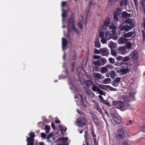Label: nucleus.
<instances>
[{
  "mask_svg": "<svg viewBox=\"0 0 145 145\" xmlns=\"http://www.w3.org/2000/svg\"><path fill=\"white\" fill-rule=\"evenodd\" d=\"M67 37H70V33L71 31H72L74 30L77 34H79L78 29L76 28L74 23V18L72 16H70L67 22Z\"/></svg>",
  "mask_w": 145,
  "mask_h": 145,
  "instance_id": "1",
  "label": "nucleus"
},
{
  "mask_svg": "<svg viewBox=\"0 0 145 145\" xmlns=\"http://www.w3.org/2000/svg\"><path fill=\"white\" fill-rule=\"evenodd\" d=\"M129 63H122V65H124L121 66V68L120 69V71L121 74L123 75L125 74L128 73L130 70V68L129 67Z\"/></svg>",
  "mask_w": 145,
  "mask_h": 145,
  "instance_id": "2",
  "label": "nucleus"
},
{
  "mask_svg": "<svg viewBox=\"0 0 145 145\" xmlns=\"http://www.w3.org/2000/svg\"><path fill=\"white\" fill-rule=\"evenodd\" d=\"M88 122L87 118L85 117H80L76 120L77 125L80 127H82L86 125V123Z\"/></svg>",
  "mask_w": 145,
  "mask_h": 145,
  "instance_id": "3",
  "label": "nucleus"
},
{
  "mask_svg": "<svg viewBox=\"0 0 145 145\" xmlns=\"http://www.w3.org/2000/svg\"><path fill=\"white\" fill-rule=\"evenodd\" d=\"M117 133L116 137L117 140H122L125 138V133L124 127L119 129Z\"/></svg>",
  "mask_w": 145,
  "mask_h": 145,
  "instance_id": "4",
  "label": "nucleus"
},
{
  "mask_svg": "<svg viewBox=\"0 0 145 145\" xmlns=\"http://www.w3.org/2000/svg\"><path fill=\"white\" fill-rule=\"evenodd\" d=\"M30 137H27V145H34V138L35 137V134L34 133L31 132L28 134Z\"/></svg>",
  "mask_w": 145,
  "mask_h": 145,
  "instance_id": "5",
  "label": "nucleus"
},
{
  "mask_svg": "<svg viewBox=\"0 0 145 145\" xmlns=\"http://www.w3.org/2000/svg\"><path fill=\"white\" fill-rule=\"evenodd\" d=\"M106 62V59L105 58H103L93 61V63L95 65V67H98V66H102L104 65Z\"/></svg>",
  "mask_w": 145,
  "mask_h": 145,
  "instance_id": "6",
  "label": "nucleus"
},
{
  "mask_svg": "<svg viewBox=\"0 0 145 145\" xmlns=\"http://www.w3.org/2000/svg\"><path fill=\"white\" fill-rule=\"evenodd\" d=\"M110 19L109 18H106L104 22V24L102 27H101L99 29V31H105L106 29L110 24Z\"/></svg>",
  "mask_w": 145,
  "mask_h": 145,
  "instance_id": "7",
  "label": "nucleus"
},
{
  "mask_svg": "<svg viewBox=\"0 0 145 145\" xmlns=\"http://www.w3.org/2000/svg\"><path fill=\"white\" fill-rule=\"evenodd\" d=\"M113 105H114L116 108L121 109L123 106L124 103L121 101H114L112 102Z\"/></svg>",
  "mask_w": 145,
  "mask_h": 145,
  "instance_id": "8",
  "label": "nucleus"
},
{
  "mask_svg": "<svg viewBox=\"0 0 145 145\" xmlns=\"http://www.w3.org/2000/svg\"><path fill=\"white\" fill-rule=\"evenodd\" d=\"M68 138L67 137H59L57 140L59 141H62L61 143L63 145H68Z\"/></svg>",
  "mask_w": 145,
  "mask_h": 145,
  "instance_id": "9",
  "label": "nucleus"
},
{
  "mask_svg": "<svg viewBox=\"0 0 145 145\" xmlns=\"http://www.w3.org/2000/svg\"><path fill=\"white\" fill-rule=\"evenodd\" d=\"M101 54L102 56H105L108 55L109 53V50L106 48H103L100 49Z\"/></svg>",
  "mask_w": 145,
  "mask_h": 145,
  "instance_id": "10",
  "label": "nucleus"
},
{
  "mask_svg": "<svg viewBox=\"0 0 145 145\" xmlns=\"http://www.w3.org/2000/svg\"><path fill=\"white\" fill-rule=\"evenodd\" d=\"M119 29L121 31H125L126 32L128 31L131 30L129 27L128 25L127 24L123 25H120Z\"/></svg>",
  "mask_w": 145,
  "mask_h": 145,
  "instance_id": "11",
  "label": "nucleus"
},
{
  "mask_svg": "<svg viewBox=\"0 0 145 145\" xmlns=\"http://www.w3.org/2000/svg\"><path fill=\"white\" fill-rule=\"evenodd\" d=\"M125 23L128 24L131 29H132L134 27L133 23L131 19L128 18L125 20Z\"/></svg>",
  "mask_w": 145,
  "mask_h": 145,
  "instance_id": "12",
  "label": "nucleus"
},
{
  "mask_svg": "<svg viewBox=\"0 0 145 145\" xmlns=\"http://www.w3.org/2000/svg\"><path fill=\"white\" fill-rule=\"evenodd\" d=\"M112 121L114 124H119L121 121V118L119 116H116V117L112 118Z\"/></svg>",
  "mask_w": 145,
  "mask_h": 145,
  "instance_id": "13",
  "label": "nucleus"
},
{
  "mask_svg": "<svg viewBox=\"0 0 145 145\" xmlns=\"http://www.w3.org/2000/svg\"><path fill=\"white\" fill-rule=\"evenodd\" d=\"M130 39H127L124 37H120L118 39V42L119 44H124L126 42L129 40H130Z\"/></svg>",
  "mask_w": 145,
  "mask_h": 145,
  "instance_id": "14",
  "label": "nucleus"
},
{
  "mask_svg": "<svg viewBox=\"0 0 145 145\" xmlns=\"http://www.w3.org/2000/svg\"><path fill=\"white\" fill-rule=\"evenodd\" d=\"M85 134L84 135V137L85 138V143L86 144V145H89V138L88 137V131H85ZM83 145H85V144L83 143Z\"/></svg>",
  "mask_w": 145,
  "mask_h": 145,
  "instance_id": "15",
  "label": "nucleus"
},
{
  "mask_svg": "<svg viewBox=\"0 0 145 145\" xmlns=\"http://www.w3.org/2000/svg\"><path fill=\"white\" fill-rule=\"evenodd\" d=\"M134 31H131L127 33H125L122 35L123 37L125 38L130 37L133 36V35L135 34Z\"/></svg>",
  "mask_w": 145,
  "mask_h": 145,
  "instance_id": "16",
  "label": "nucleus"
},
{
  "mask_svg": "<svg viewBox=\"0 0 145 145\" xmlns=\"http://www.w3.org/2000/svg\"><path fill=\"white\" fill-rule=\"evenodd\" d=\"M93 82L91 80H89L85 81L84 84L87 87L89 88V86L93 84Z\"/></svg>",
  "mask_w": 145,
  "mask_h": 145,
  "instance_id": "17",
  "label": "nucleus"
},
{
  "mask_svg": "<svg viewBox=\"0 0 145 145\" xmlns=\"http://www.w3.org/2000/svg\"><path fill=\"white\" fill-rule=\"evenodd\" d=\"M119 51L122 54H125L126 52V50L124 46H121L119 48Z\"/></svg>",
  "mask_w": 145,
  "mask_h": 145,
  "instance_id": "18",
  "label": "nucleus"
},
{
  "mask_svg": "<svg viewBox=\"0 0 145 145\" xmlns=\"http://www.w3.org/2000/svg\"><path fill=\"white\" fill-rule=\"evenodd\" d=\"M95 46L97 48H100L101 47V43L99 42V39L97 38L95 39Z\"/></svg>",
  "mask_w": 145,
  "mask_h": 145,
  "instance_id": "19",
  "label": "nucleus"
},
{
  "mask_svg": "<svg viewBox=\"0 0 145 145\" xmlns=\"http://www.w3.org/2000/svg\"><path fill=\"white\" fill-rule=\"evenodd\" d=\"M131 56L132 58L134 59H137L138 58L137 51L134 50L131 54Z\"/></svg>",
  "mask_w": 145,
  "mask_h": 145,
  "instance_id": "20",
  "label": "nucleus"
},
{
  "mask_svg": "<svg viewBox=\"0 0 145 145\" xmlns=\"http://www.w3.org/2000/svg\"><path fill=\"white\" fill-rule=\"evenodd\" d=\"M116 44L112 41H110L108 43V46L111 49L115 48H116Z\"/></svg>",
  "mask_w": 145,
  "mask_h": 145,
  "instance_id": "21",
  "label": "nucleus"
},
{
  "mask_svg": "<svg viewBox=\"0 0 145 145\" xmlns=\"http://www.w3.org/2000/svg\"><path fill=\"white\" fill-rule=\"evenodd\" d=\"M109 28L111 30L110 31V32L111 31L112 32H116L117 28L116 26L114 24L111 25L109 26Z\"/></svg>",
  "mask_w": 145,
  "mask_h": 145,
  "instance_id": "22",
  "label": "nucleus"
},
{
  "mask_svg": "<svg viewBox=\"0 0 145 145\" xmlns=\"http://www.w3.org/2000/svg\"><path fill=\"white\" fill-rule=\"evenodd\" d=\"M67 44V42L66 39L64 38H62V45L63 49L66 47Z\"/></svg>",
  "mask_w": 145,
  "mask_h": 145,
  "instance_id": "23",
  "label": "nucleus"
},
{
  "mask_svg": "<svg viewBox=\"0 0 145 145\" xmlns=\"http://www.w3.org/2000/svg\"><path fill=\"white\" fill-rule=\"evenodd\" d=\"M93 77L95 79H99L101 78L102 75L98 72H95L93 74Z\"/></svg>",
  "mask_w": 145,
  "mask_h": 145,
  "instance_id": "24",
  "label": "nucleus"
},
{
  "mask_svg": "<svg viewBox=\"0 0 145 145\" xmlns=\"http://www.w3.org/2000/svg\"><path fill=\"white\" fill-rule=\"evenodd\" d=\"M105 36L106 39L108 40L111 39L112 37V33L109 31H107L106 33Z\"/></svg>",
  "mask_w": 145,
  "mask_h": 145,
  "instance_id": "25",
  "label": "nucleus"
},
{
  "mask_svg": "<svg viewBox=\"0 0 145 145\" xmlns=\"http://www.w3.org/2000/svg\"><path fill=\"white\" fill-rule=\"evenodd\" d=\"M85 92L87 94L91 96H92L94 95V93L90 90L87 89L85 90Z\"/></svg>",
  "mask_w": 145,
  "mask_h": 145,
  "instance_id": "26",
  "label": "nucleus"
},
{
  "mask_svg": "<svg viewBox=\"0 0 145 145\" xmlns=\"http://www.w3.org/2000/svg\"><path fill=\"white\" fill-rule=\"evenodd\" d=\"M108 70L109 69L106 67H102L101 70V72L103 74L108 72Z\"/></svg>",
  "mask_w": 145,
  "mask_h": 145,
  "instance_id": "27",
  "label": "nucleus"
},
{
  "mask_svg": "<svg viewBox=\"0 0 145 145\" xmlns=\"http://www.w3.org/2000/svg\"><path fill=\"white\" fill-rule=\"evenodd\" d=\"M59 127L61 132L62 133H64L67 130V128L65 126H62L61 125H60Z\"/></svg>",
  "mask_w": 145,
  "mask_h": 145,
  "instance_id": "28",
  "label": "nucleus"
},
{
  "mask_svg": "<svg viewBox=\"0 0 145 145\" xmlns=\"http://www.w3.org/2000/svg\"><path fill=\"white\" fill-rule=\"evenodd\" d=\"M121 9L120 8L118 7L117 8L116 11L113 14H116L119 16L121 14Z\"/></svg>",
  "mask_w": 145,
  "mask_h": 145,
  "instance_id": "29",
  "label": "nucleus"
},
{
  "mask_svg": "<svg viewBox=\"0 0 145 145\" xmlns=\"http://www.w3.org/2000/svg\"><path fill=\"white\" fill-rule=\"evenodd\" d=\"M75 63V61H73L71 62L70 65V69L71 72H73L74 71V65Z\"/></svg>",
  "mask_w": 145,
  "mask_h": 145,
  "instance_id": "30",
  "label": "nucleus"
},
{
  "mask_svg": "<svg viewBox=\"0 0 145 145\" xmlns=\"http://www.w3.org/2000/svg\"><path fill=\"white\" fill-rule=\"evenodd\" d=\"M91 134L92 135V136L93 137V139L94 140V142H95L96 141V135L95 133L94 132V129H92L91 130Z\"/></svg>",
  "mask_w": 145,
  "mask_h": 145,
  "instance_id": "31",
  "label": "nucleus"
},
{
  "mask_svg": "<svg viewBox=\"0 0 145 145\" xmlns=\"http://www.w3.org/2000/svg\"><path fill=\"white\" fill-rule=\"evenodd\" d=\"M95 108L99 112H100V114H103V112L102 111L101 109L100 108L99 105H96L95 106Z\"/></svg>",
  "mask_w": 145,
  "mask_h": 145,
  "instance_id": "32",
  "label": "nucleus"
},
{
  "mask_svg": "<svg viewBox=\"0 0 145 145\" xmlns=\"http://www.w3.org/2000/svg\"><path fill=\"white\" fill-rule=\"evenodd\" d=\"M110 74L111 78L113 79L116 76V73L114 71H111Z\"/></svg>",
  "mask_w": 145,
  "mask_h": 145,
  "instance_id": "33",
  "label": "nucleus"
},
{
  "mask_svg": "<svg viewBox=\"0 0 145 145\" xmlns=\"http://www.w3.org/2000/svg\"><path fill=\"white\" fill-rule=\"evenodd\" d=\"M52 137V135L51 134H50L49 135L46 137V140L47 141L50 143L52 144V140H50V138Z\"/></svg>",
  "mask_w": 145,
  "mask_h": 145,
  "instance_id": "34",
  "label": "nucleus"
},
{
  "mask_svg": "<svg viewBox=\"0 0 145 145\" xmlns=\"http://www.w3.org/2000/svg\"><path fill=\"white\" fill-rule=\"evenodd\" d=\"M115 0H108V5L111 7L113 6L114 4Z\"/></svg>",
  "mask_w": 145,
  "mask_h": 145,
  "instance_id": "35",
  "label": "nucleus"
},
{
  "mask_svg": "<svg viewBox=\"0 0 145 145\" xmlns=\"http://www.w3.org/2000/svg\"><path fill=\"white\" fill-rule=\"evenodd\" d=\"M99 88H98L97 87V86L95 85V84H93L92 86V90L93 91H97L98 90V89H99Z\"/></svg>",
  "mask_w": 145,
  "mask_h": 145,
  "instance_id": "36",
  "label": "nucleus"
},
{
  "mask_svg": "<svg viewBox=\"0 0 145 145\" xmlns=\"http://www.w3.org/2000/svg\"><path fill=\"white\" fill-rule=\"evenodd\" d=\"M116 32H112V37H113V39L115 40L117 38V35L116 33Z\"/></svg>",
  "mask_w": 145,
  "mask_h": 145,
  "instance_id": "37",
  "label": "nucleus"
},
{
  "mask_svg": "<svg viewBox=\"0 0 145 145\" xmlns=\"http://www.w3.org/2000/svg\"><path fill=\"white\" fill-rule=\"evenodd\" d=\"M45 128L46 131L45 132L47 133H49V131L50 129V126L46 125L45 126Z\"/></svg>",
  "mask_w": 145,
  "mask_h": 145,
  "instance_id": "38",
  "label": "nucleus"
},
{
  "mask_svg": "<svg viewBox=\"0 0 145 145\" xmlns=\"http://www.w3.org/2000/svg\"><path fill=\"white\" fill-rule=\"evenodd\" d=\"M62 10L63 11L62 14V17L63 18L66 17L67 16L66 10H64L63 8L62 9Z\"/></svg>",
  "mask_w": 145,
  "mask_h": 145,
  "instance_id": "39",
  "label": "nucleus"
},
{
  "mask_svg": "<svg viewBox=\"0 0 145 145\" xmlns=\"http://www.w3.org/2000/svg\"><path fill=\"white\" fill-rule=\"evenodd\" d=\"M108 86H106L104 85L99 84V88L101 89H106V88H108Z\"/></svg>",
  "mask_w": 145,
  "mask_h": 145,
  "instance_id": "40",
  "label": "nucleus"
},
{
  "mask_svg": "<svg viewBox=\"0 0 145 145\" xmlns=\"http://www.w3.org/2000/svg\"><path fill=\"white\" fill-rule=\"evenodd\" d=\"M120 80L121 78L120 77H117L113 81V82L119 84V83L120 82Z\"/></svg>",
  "mask_w": 145,
  "mask_h": 145,
  "instance_id": "41",
  "label": "nucleus"
},
{
  "mask_svg": "<svg viewBox=\"0 0 145 145\" xmlns=\"http://www.w3.org/2000/svg\"><path fill=\"white\" fill-rule=\"evenodd\" d=\"M125 46L127 48L129 49L131 48L132 44L130 42H129L126 44Z\"/></svg>",
  "mask_w": 145,
  "mask_h": 145,
  "instance_id": "42",
  "label": "nucleus"
},
{
  "mask_svg": "<svg viewBox=\"0 0 145 145\" xmlns=\"http://www.w3.org/2000/svg\"><path fill=\"white\" fill-rule=\"evenodd\" d=\"M93 120L94 123L95 124L96 126L98 125L99 124V123L98 121V120L97 118H96Z\"/></svg>",
  "mask_w": 145,
  "mask_h": 145,
  "instance_id": "43",
  "label": "nucleus"
},
{
  "mask_svg": "<svg viewBox=\"0 0 145 145\" xmlns=\"http://www.w3.org/2000/svg\"><path fill=\"white\" fill-rule=\"evenodd\" d=\"M111 80L110 78H107L103 80V83L105 84H107L108 82L111 81Z\"/></svg>",
  "mask_w": 145,
  "mask_h": 145,
  "instance_id": "44",
  "label": "nucleus"
},
{
  "mask_svg": "<svg viewBox=\"0 0 145 145\" xmlns=\"http://www.w3.org/2000/svg\"><path fill=\"white\" fill-rule=\"evenodd\" d=\"M111 54L115 56H116L117 55L116 52L114 50L111 49Z\"/></svg>",
  "mask_w": 145,
  "mask_h": 145,
  "instance_id": "45",
  "label": "nucleus"
},
{
  "mask_svg": "<svg viewBox=\"0 0 145 145\" xmlns=\"http://www.w3.org/2000/svg\"><path fill=\"white\" fill-rule=\"evenodd\" d=\"M94 53L95 54H101L100 49L98 50L96 48H95L94 49Z\"/></svg>",
  "mask_w": 145,
  "mask_h": 145,
  "instance_id": "46",
  "label": "nucleus"
},
{
  "mask_svg": "<svg viewBox=\"0 0 145 145\" xmlns=\"http://www.w3.org/2000/svg\"><path fill=\"white\" fill-rule=\"evenodd\" d=\"M97 92L99 93V94H100L101 95H105V93L104 92L99 89Z\"/></svg>",
  "mask_w": 145,
  "mask_h": 145,
  "instance_id": "47",
  "label": "nucleus"
},
{
  "mask_svg": "<svg viewBox=\"0 0 145 145\" xmlns=\"http://www.w3.org/2000/svg\"><path fill=\"white\" fill-rule=\"evenodd\" d=\"M108 60L109 62L112 64H113L115 63L114 59L112 57L109 58Z\"/></svg>",
  "mask_w": 145,
  "mask_h": 145,
  "instance_id": "48",
  "label": "nucleus"
},
{
  "mask_svg": "<svg viewBox=\"0 0 145 145\" xmlns=\"http://www.w3.org/2000/svg\"><path fill=\"white\" fill-rule=\"evenodd\" d=\"M129 59L130 58L129 56H125L123 58L122 61L124 62H126L128 61Z\"/></svg>",
  "mask_w": 145,
  "mask_h": 145,
  "instance_id": "49",
  "label": "nucleus"
},
{
  "mask_svg": "<svg viewBox=\"0 0 145 145\" xmlns=\"http://www.w3.org/2000/svg\"><path fill=\"white\" fill-rule=\"evenodd\" d=\"M105 33L104 32L101 31L99 33V37H100L103 38L104 36Z\"/></svg>",
  "mask_w": 145,
  "mask_h": 145,
  "instance_id": "50",
  "label": "nucleus"
},
{
  "mask_svg": "<svg viewBox=\"0 0 145 145\" xmlns=\"http://www.w3.org/2000/svg\"><path fill=\"white\" fill-rule=\"evenodd\" d=\"M108 88L110 90L112 91H116L117 90L116 89L114 88H112L110 86H108Z\"/></svg>",
  "mask_w": 145,
  "mask_h": 145,
  "instance_id": "51",
  "label": "nucleus"
},
{
  "mask_svg": "<svg viewBox=\"0 0 145 145\" xmlns=\"http://www.w3.org/2000/svg\"><path fill=\"white\" fill-rule=\"evenodd\" d=\"M113 17H114V20L115 21H116L117 22L118 21H119V19L118 17V15H116V14H113Z\"/></svg>",
  "mask_w": 145,
  "mask_h": 145,
  "instance_id": "52",
  "label": "nucleus"
},
{
  "mask_svg": "<svg viewBox=\"0 0 145 145\" xmlns=\"http://www.w3.org/2000/svg\"><path fill=\"white\" fill-rule=\"evenodd\" d=\"M127 13L126 11L123 12L122 13L121 15L123 18H126V16Z\"/></svg>",
  "mask_w": 145,
  "mask_h": 145,
  "instance_id": "53",
  "label": "nucleus"
},
{
  "mask_svg": "<svg viewBox=\"0 0 145 145\" xmlns=\"http://www.w3.org/2000/svg\"><path fill=\"white\" fill-rule=\"evenodd\" d=\"M101 42L102 44H105L107 43L106 40L105 38H101Z\"/></svg>",
  "mask_w": 145,
  "mask_h": 145,
  "instance_id": "54",
  "label": "nucleus"
},
{
  "mask_svg": "<svg viewBox=\"0 0 145 145\" xmlns=\"http://www.w3.org/2000/svg\"><path fill=\"white\" fill-rule=\"evenodd\" d=\"M103 104H105L108 106H110V104L108 102L106 101L105 100H103V101L102 102Z\"/></svg>",
  "mask_w": 145,
  "mask_h": 145,
  "instance_id": "55",
  "label": "nucleus"
},
{
  "mask_svg": "<svg viewBox=\"0 0 145 145\" xmlns=\"http://www.w3.org/2000/svg\"><path fill=\"white\" fill-rule=\"evenodd\" d=\"M80 95L81 97V102H84L85 100H86V97H84L82 95L80 94Z\"/></svg>",
  "mask_w": 145,
  "mask_h": 145,
  "instance_id": "56",
  "label": "nucleus"
},
{
  "mask_svg": "<svg viewBox=\"0 0 145 145\" xmlns=\"http://www.w3.org/2000/svg\"><path fill=\"white\" fill-rule=\"evenodd\" d=\"M122 145H129L128 141L127 140L123 141L122 142Z\"/></svg>",
  "mask_w": 145,
  "mask_h": 145,
  "instance_id": "57",
  "label": "nucleus"
},
{
  "mask_svg": "<svg viewBox=\"0 0 145 145\" xmlns=\"http://www.w3.org/2000/svg\"><path fill=\"white\" fill-rule=\"evenodd\" d=\"M135 94V93H131L129 94V96L130 97L133 99L134 98Z\"/></svg>",
  "mask_w": 145,
  "mask_h": 145,
  "instance_id": "58",
  "label": "nucleus"
},
{
  "mask_svg": "<svg viewBox=\"0 0 145 145\" xmlns=\"http://www.w3.org/2000/svg\"><path fill=\"white\" fill-rule=\"evenodd\" d=\"M101 56L98 55H95L93 56V58L95 59H98L100 58Z\"/></svg>",
  "mask_w": 145,
  "mask_h": 145,
  "instance_id": "59",
  "label": "nucleus"
},
{
  "mask_svg": "<svg viewBox=\"0 0 145 145\" xmlns=\"http://www.w3.org/2000/svg\"><path fill=\"white\" fill-rule=\"evenodd\" d=\"M145 2V0H141V1H140V3L142 5V8H143V7H144L145 5L144 4V3Z\"/></svg>",
  "mask_w": 145,
  "mask_h": 145,
  "instance_id": "60",
  "label": "nucleus"
},
{
  "mask_svg": "<svg viewBox=\"0 0 145 145\" xmlns=\"http://www.w3.org/2000/svg\"><path fill=\"white\" fill-rule=\"evenodd\" d=\"M46 135L45 133H41V138H42L45 139L46 138Z\"/></svg>",
  "mask_w": 145,
  "mask_h": 145,
  "instance_id": "61",
  "label": "nucleus"
},
{
  "mask_svg": "<svg viewBox=\"0 0 145 145\" xmlns=\"http://www.w3.org/2000/svg\"><path fill=\"white\" fill-rule=\"evenodd\" d=\"M138 66H139V64H138V63H137L136 64H135L134 65V67H133L134 69L135 70H137V67H138Z\"/></svg>",
  "mask_w": 145,
  "mask_h": 145,
  "instance_id": "62",
  "label": "nucleus"
},
{
  "mask_svg": "<svg viewBox=\"0 0 145 145\" xmlns=\"http://www.w3.org/2000/svg\"><path fill=\"white\" fill-rule=\"evenodd\" d=\"M132 123V121L131 120H129V121H127V123L126 124L127 126L130 125Z\"/></svg>",
  "mask_w": 145,
  "mask_h": 145,
  "instance_id": "63",
  "label": "nucleus"
},
{
  "mask_svg": "<svg viewBox=\"0 0 145 145\" xmlns=\"http://www.w3.org/2000/svg\"><path fill=\"white\" fill-rule=\"evenodd\" d=\"M142 131L143 132H145V125H143L141 128Z\"/></svg>",
  "mask_w": 145,
  "mask_h": 145,
  "instance_id": "64",
  "label": "nucleus"
}]
</instances>
